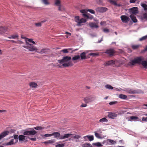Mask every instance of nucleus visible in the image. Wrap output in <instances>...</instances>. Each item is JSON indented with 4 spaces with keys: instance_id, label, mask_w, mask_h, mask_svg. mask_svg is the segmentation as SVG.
Returning a JSON list of instances; mask_svg holds the SVG:
<instances>
[{
    "instance_id": "1",
    "label": "nucleus",
    "mask_w": 147,
    "mask_h": 147,
    "mask_svg": "<svg viewBox=\"0 0 147 147\" xmlns=\"http://www.w3.org/2000/svg\"><path fill=\"white\" fill-rule=\"evenodd\" d=\"M71 59V57L66 56L63 57L61 59L58 60V62L60 64H62V66L64 67L71 66L73 65V64L70 61Z\"/></svg>"
},
{
    "instance_id": "2",
    "label": "nucleus",
    "mask_w": 147,
    "mask_h": 147,
    "mask_svg": "<svg viewBox=\"0 0 147 147\" xmlns=\"http://www.w3.org/2000/svg\"><path fill=\"white\" fill-rule=\"evenodd\" d=\"M26 45L23 46V47L27 49L30 51H35L36 52L37 49L33 45L27 42H26Z\"/></svg>"
},
{
    "instance_id": "3",
    "label": "nucleus",
    "mask_w": 147,
    "mask_h": 147,
    "mask_svg": "<svg viewBox=\"0 0 147 147\" xmlns=\"http://www.w3.org/2000/svg\"><path fill=\"white\" fill-rule=\"evenodd\" d=\"M144 59L143 58L141 57H138L134 59L129 62V65H135L136 63L140 64L141 63Z\"/></svg>"
},
{
    "instance_id": "4",
    "label": "nucleus",
    "mask_w": 147,
    "mask_h": 147,
    "mask_svg": "<svg viewBox=\"0 0 147 147\" xmlns=\"http://www.w3.org/2000/svg\"><path fill=\"white\" fill-rule=\"evenodd\" d=\"M125 91L129 94H139L142 92V90H140L130 88L126 89Z\"/></svg>"
},
{
    "instance_id": "5",
    "label": "nucleus",
    "mask_w": 147,
    "mask_h": 147,
    "mask_svg": "<svg viewBox=\"0 0 147 147\" xmlns=\"http://www.w3.org/2000/svg\"><path fill=\"white\" fill-rule=\"evenodd\" d=\"M75 20L76 22L77 23L78 26H80L82 25V23H85L86 22V20L84 18H82L80 19V17L79 16H76L75 17Z\"/></svg>"
},
{
    "instance_id": "6",
    "label": "nucleus",
    "mask_w": 147,
    "mask_h": 147,
    "mask_svg": "<svg viewBox=\"0 0 147 147\" xmlns=\"http://www.w3.org/2000/svg\"><path fill=\"white\" fill-rule=\"evenodd\" d=\"M94 97L89 96L85 97L84 98V101L86 103H88L94 101Z\"/></svg>"
},
{
    "instance_id": "7",
    "label": "nucleus",
    "mask_w": 147,
    "mask_h": 147,
    "mask_svg": "<svg viewBox=\"0 0 147 147\" xmlns=\"http://www.w3.org/2000/svg\"><path fill=\"white\" fill-rule=\"evenodd\" d=\"M49 49L48 48H44L40 50H39L37 49L36 52L38 53L42 54L44 53H46L49 52Z\"/></svg>"
},
{
    "instance_id": "8",
    "label": "nucleus",
    "mask_w": 147,
    "mask_h": 147,
    "mask_svg": "<svg viewBox=\"0 0 147 147\" xmlns=\"http://www.w3.org/2000/svg\"><path fill=\"white\" fill-rule=\"evenodd\" d=\"M121 20L123 23H127L129 20L128 17L125 15H122L120 17Z\"/></svg>"
},
{
    "instance_id": "9",
    "label": "nucleus",
    "mask_w": 147,
    "mask_h": 147,
    "mask_svg": "<svg viewBox=\"0 0 147 147\" xmlns=\"http://www.w3.org/2000/svg\"><path fill=\"white\" fill-rule=\"evenodd\" d=\"M95 9L97 12L103 13L107 10L108 9L105 7H98L96 8Z\"/></svg>"
},
{
    "instance_id": "10",
    "label": "nucleus",
    "mask_w": 147,
    "mask_h": 147,
    "mask_svg": "<svg viewBox=\"0 0 147 147\" xmlns=\"http://www.w3.org/2000/svg\"><path fill=\"white\" fill-rule=\"evenodd\" d=\"M9 133V131L6 130L1 132L0 134V140L8 135Z\"/></svg>"
},
{
    "instance_id": "11",
    "label": "nucleus",
    "mask_w": 147,
    "mask_h": 147,
    "mask_svg": "<svg viewBox=\"0 0 147 147\" xmlns=\"http://www.w3.org/2000/svg\"><path fill=\"white\" fill-rule=\"evenodd\" d=\"M105 53L108 54L110 56H112L115 53V52L113 49H109L105 51Z\"/></svg>"
},
{
    "instance_id": "12",
    "label": "nucleus",
    "mask_w": 147,
    "mask_h": 147,
    "mask_svg": "<svg viewBox=\"0 0 147 147\" xmlns=\"http://www.w3.org/2000/svg\"><path fill=\"white\" fill-rule=\"evenodd\" d=\"M130 12L134 14H136L138 13V8L134 7L131 8L130 9Z\"/></svg>"
},
{
    "instance_id": "13",
    "label": "nucleus",
    "mask_w": 147,
    "mask_h": 147,
    "mask_svg": "<svg viewBox=\"0 0 147 147\" xmlns=\"http://www.w3.org/2000/svg\"><path fill=\"white\" fill-rule=\"evenodd\" d=\"M52 136H54V138L57 139H60V138L61 136L60 133L59 132H54L52 133Z\"/></svg>"
},
{
    "instance_id": "14",
    "label": "nucleus",
    "mask_w": 147,
    "mask_h": 147,
    "mask_svg": "<svg viewBox=\"0 0 147 147\" xmlns=\"http://www.w3.org/2000/svg\"><path fill=\"white\" fill-rule=\"evenodd\" d=\"M8 30L6 27H0V34H1L6 32Z\"/></svg>"
},
{
    "instance_id": "15",
    "label": "nucleus",
    "mask_w": 147,
    "mask_h": 147,
    "mask_svg": "<svg viewBox=\"0 0 147 147\" xmlns=\"http://www.w3.org/2000/svg\"><path fill=\"white\" fill-rule=\"evenodd\" d=\"M29 129L32 130H29V136H33L37 133L36 131L34 130L33 128H30Z\"/></svg>"
},
{
    "instance_id": "16",
    "label": "nucleus",
    "mask_w": 147,
    "mask_h": 147,
    "mask_svg": "<svg viewBox=\"0 0 147 147\" xmlns=\"http://www.w3.org/2000/svg\"><path fill=\"white\" fill-rule=\"evenodd\" d=\"M72 135L71 134H64L63 135H61L60 138V140L64 139L65 138H68L71 136Z\"/></svg>"
},
{
    "instance_id": "17",
    "label": "nucleus",
    "mask_w": 147,
    "mask_h": 147,
    "mask_svg": "<svg viewBox=\"0 0 147 147\" xmlns=\"http://www.w3.org/2000/svg\"><path fill=\"white\" fill-rule=\"evenodd\" d=\"M117 115L115 113H109L108 115V117L110 118L114 119L115 117H117Z\"/></svg>"
},
{
    "instance_id": "18",
    "label": "nucleus",
    "mask_w": 147,
    "mask_h": 147,
    "mask_svg": "<svg viewBox=\"0 0 147 147\" xmlns=\"http://www.w3.org/2000/svg\"><path fill=\"white\" fill-rule=\"evenodd\" d=\"M29 85L30 87L32 88H36L38 86L37 84L34 82H30Z\"/></svg>"
},
{
    "instance_id": "19",
    "label": "nucleus",
    "mask_w": 147,
    "mask_h": 147,
    "mask_svg": "<svg viewBox=\"0 0 147 147\" xmlns=\"http://www.w3.org/2000/svg\"><path fill=\"white\" fill-rule=\"evenodd\" d=\"M114 64V61L111 60L108 61L104 63V65L105 66H108Z\"/></svg>"
},
{
    "instance_id": "20",
    "label": "nucleus",
    "mask_w": 147,
    "mask_h": 147,
    "mask_svg": "<svg viewBox=\"0 0 147 147\" xmlns=\"http://www.w3.org/2000/svg\"><path fill=\"white\" fill-rule=\"evenodd\" d=\"M81 136H80L79 135H76L74 136H73L71 138V140H73L74 139H76V140L75 141L76 142H78L79 141L78 140L79 139V138H80Z\"/></svg>"
},
{
    "instance_id": "21",
    "label": "nucleus",
    "mask_w": 147,
    "mask_h": 147,
    "mask_svg": "<svg viewBox=\"0 0 147 147\" xmlns=\"http://www.w3.org/2000/svg\"><path fill=\"white\" fill-rule=\"evenodd\" d=\"M89 25L92 28H97L98 27V26L97 24L93 22L90 23Z\"/></svg>"
},
{
    "instance_id": "22",
    "label": "nucleus",
    "mask_w": 147,
    "mask_h": 147,
    "mask_svg": "<svg viewBox=\"0 0 147 147\" xmlns=\"http://www.w3.org/2000/svg\"><path fill=\"white\" fill-rule=\"evenodd\" d=\"M121 64V61L119 60H116L114 61V64L115 65V66L117 67L120 66Z\"/></svg>"
},
{
    "instance_id": "23",
    "label": "nucleus",
    "mask_w": 147,
    "mask_h": 147,
    "mask_svg": "<svg viewBox=\"0 0 147 147\" xmlns=\"http://www.w3.org/2000/svg\"><path fill=\"white\" fill-rule=\"evenodd\" d=\"M107 143L109 144H116V142L115 141L111 139H107Z\"/></svg>"
},
{
    "instance_id": "24",
    "label": "nucleus",
    "mask_w": 147,
    "mask_h": 147,
    "mask_svg": "<svg viewBox=\"0 0 147 147\" xmlns=\"http://www.w3.org/2000/svg\"><path fill=\"white\" fill-rule=\"evenodd\" d=\"M130 17L134 22L136 23L137 22V20L136 18V16L134 15H131L130 16Z\"/></svg>"
},
{
    "instance_id": "25",
    "label": "nucleus",
    "mask_w": 147,
    "mask_h": 147,
    "mask_svg": "<svg viewBox=\"0 0 147 147\" xmlns=\"http://www.w3.org/2000/svg\"><path fill=\"white\" fill-rule=\"evenodd\" d=\"M86 53L85 52L81 53L80 56V57H81V59H86Z\"/></svg>"
},
{
    "instance_id": "26",
    "label": "nucleus",
    "mask_w": 147,
    "mask_h": 147,
    "mask_svg": "<svg viewBox=\"0 0 147 147\" xmlns=\"http://www.w3.org/2000/svg\"><path fill=\"white\" fill-rule=\"evenodd\" d=\"M26 42L29 43V42H31L33 44H36V43L34 41H33V39L32 38L29 39L28 38H26Z\"/></svg>"
},
{
    "instance_id": "27",
    "label": "nucleus",
    "mask_w": 147,
    "mask_h": 147,
    "mask_svg": "<svg viewBox=\"0 0 147 147\" xmlns=\"http://www.w3.org/2000/svg\"><path fill=\"white\" fill-rule=\"evenodd\" d=\"M19 36L17 34H13L8 37V38L9 39H18Z\"/></svg>"
},
{
    "instance_id": "28",
    "label": "nucleus",
    "mask_w": 147,
    "mask_h": 147,
    "mask_svg": "<svg viewBox=\"0 0 147 147\" xmlns=\"http://www.w3.org/2000/svg\"><path fill=\"white\" fill-rule=\"evenodd\" d=\"M26 136L24 135H20L18 136L19 140L20 141H23L25 140Z\"/></svg>"
},
{
    "instance_id": "29",
    "label": "nucleus",
    "mask_w": 147,
    "mask_h": 147,
    "mask_svg": "<svg viewBox=\"0 0 147 147\" xmlns=\"http://www.w3.org/2000/svg\"><path fill=\"white\" fill-rule=\"evenodd\" d=\"M108 121V120L106 118L104 117L100 119L99 122L102 123L105 122H107Z\"/></svg>"
},
{
    "instance_id": "30",
    "label": "nucleus",
    "mask_w": 147,
    "mask_h": 147,
    "mask_svg": "<svg viewBox=\"0 0 147 147\" xmlns=\"http://www.w3.org/2000/svg\"><path fill=\"white\" fill-rule=\"evenodd\" d=\"M140 64H141L144 67H147V61H142Z\"/></svg>"
},
{
    "instance_id": "31",
    "label": "nucleus",
    "mask_w": 147,
    "mask_h": 147,
    "mask_svg": "<svg viewBox=\"0 0 147 147\" xmlns=\"http://www.w3.org/2000/svg\"><path fill=\"white\" fill-rule=\"evenodd\" d=\"M13 141H14L13 139H11L9 142L7 143L6 145H12L15 144V143H14V142Z\"/></svg>"
},
{
    "instance_id": "32",
    "label": "nucleus",
    "mask_w": 147,
    "mask_h": 147,
    "mask_svg": "<svg viewBox=\"0 0 147 147\" xmlns=\"http://www.w3.org/2000/svg\"><path fill=\"white\" fill-rule=\"evenodd\" d=\"M92 145L98 147H101L102 146V144L99 142H98L96 143H93L92 144Z\"/></svg>"
},
{
    "instance_id": "33",
    "label": "nucleus",
    "mask_w": 147,
    "mask_h": 147,
    "mask_svg": "<svg viewBox=\"0 0 147 147\" xmlns=\"http://www.w3.org/2000/svg\"><path fill=\"white\" fill-rule=\"evenodd\" d=\"M55 5L58 6L61 5V1L59 0H56L55 1Z\"/></svg>"
},
{
    "instance_id": "34",
    "label": "nucleus",
    "mask_w": 147,
    "mask_h": 147,
    "mask_svg": "<svg viewBox=\"0 0 147 147\" xmlns=\"http://www.w3.org/2000/svg\"><path fill=\"white\" fill-rule=\"evenodd\" d=\"M58 10L60 11H65V9L61 5L60 6H58Z\"/></svg>"
},
{
    "instance_id": "35",
    "label": "nucleus",
    "mask_w": 147,
    "mask_h": 147,
    "mask_svg": "<svg viewBox=\"0 0 147 147\" xmlns=\"http://www.w3.org/2000/svg\"><path fill=\"white\" fill-rule=\"evenodd\" d=\"M80 58V56L79 55H75L73 57L72 60L73 61L77 60Z\"/></svg>"
},
{
    "instance_id": "36",
    "label": "nucleus",
    "mask_w": 147,
    "mask_h": 147,
    "mask_svg": "<svg viewBox=\"0 0 147 147\" xmlns=\"http://www.w3.org/2000/svg\"><path fill=\"white\" fill-rule=\"evenodd\" d=\"M29 129L25 130L24 131L23 134L24 135L29 136Z\"/></svg>"
},
{
    "instance_id": "37",
    "label": "nucleus",
    "mask_w": 147,
    "mask_h": 147,
    "mask_svg": "<svg viewBox=\"0 0 147 147\" xmlns=\"http://www.w3.org/2000/svg\"><path fill=\"white\" fill-rule=\"evenodd\" d=\"M82 147H92L90 144L86 143L82 145Z\"/></svg>"
},
{
    "instance_id": "38",
    "label": "nucleus",
    "mask_w": 147,
    "mask_h": 147,
    "mask_svg": "<svg viewBox=\"0 0 147 147\" xmlns=\"http://www.w3.org/2000/svg\"><path fill=\"white\" fill-rule=\"evenodd\" d=\"M119 97L121 99H125L127 98V96L125 95L121 94L119 95Z\"/></svg>"
},
{
    "instance_id": "39",
    "label": "nucleus",
    "mask_w": 147,
    "mask_h": 147,
    "mask_svg": "<svg viewBox=\"0 0 147 147\" xmlns=\"http://www.w3.org/2000/svg\"><path fill=\"white\" fill-rule=\"evenodd\" d=\"M109 1L110 3L114 5H117L116 1L113 0H109Z\"/></svg>"
},
{
    "instance_id": "40",
    "label": "nucleus",
    "mask_w": 147,
    "mask_h": 147,
    "mask_svg": "<svg viewBox=\"0 0 147 147\" xmlns=\"http://www.w3.org/2000/svg\"><path fill=\"white\" fill-rule=\"evenodd\" d=\"M130 118L131 120H136L138 119V117H137L132 116L130 117Z\"/></svg>"
},
{
    "instance_id": "41",
    "label": "nucleus",
    "mask_w": 147,
    "mask_h": 147,
    "mask_svg": "<svg viewBox=\"0 0 147 147\" xmlns=\"http://www.w3.org/2000/svg\"><path fill=\"white\" fill-rule=\"evenodd\" d=\"M86 137H88V138L90 141H92L94 140V136H86Z\"/></svg>"
},
{
    "instance_id": "42",
    "label": "nucleus",
    "mask_w": 147,
    "mask_h": 147,
    "mask_svg": "<svg viewBox=\"0 0 147 147\" xmlns=\"http://www.w3.org/2000/svg\"><path fill=\"white\" fill-rule=\"evenodd\" d=\"M105 87L107 89H113V87L111 86V85L107 84L105 86Z\"/></svg>"
},
{
    "instance_id": "43",
    "label": "nucleus",
    "mask_w": 147,
    "mask_h": 147,
    "mask_svg": "<svg viewBox=\"0 0 147 147\" xmlns=\"http://www.w3.org/2000/svg\"><path fill=\"white\" fill-rule=\"evenodd\" d=\"M34 129H35L37 130H41L43 129V127H42L40 126H37L36 127H35L33 128Z\"/></svg>"
},
{
    "instance_id": "44",
    "label": "nucleus",
    "mask_w": 147,
    "mask_h": 147,
    "mask_svg": "<svg viewBox=\"0 0 147 147\" xmlns=\"http://www.w3.org/2000/svg\"><path fill=\"white\" fill-rule=\"evenodd\" d=\"M95 134V136L98 138H101V137L100 135L98 133H97L96 132H94Z\"/></svg>"
},
{
    "instance_id": "45",
    "label": "nucleus",
    "mask_w": 147,
    "mask_h": 147,
    "mask_svg": "<svg viewBox=\"0 0 147 147\" xmlns=\"http://www.w3.org/2000/svg\"><path fill=\"white\" fill-rule=\"evenodd\" d=\"M14 139L15 140L16 142L15 143H16L18 142V135H14Z\"/></svg>"
},
{
    "instance_id": "46",
    "label": "nucleus",
    "mask_w": 147,
    "mask_h": 147,
    "mask_svg": "<svg viewBox=\"0 0 147 147\" xmlns=\"http://www.w3.org/2000/svg\"><path fill=\"white\" fill-rule=\"evenodd\" d=\"M86 11H88L90 13L92 14H95V11L93 9H87Z\"/></svg>"
},
{
    "instance_id": "47",
    "label": "nucleus",
    "mask_w": 147,
    "mask_h": 147,
    "mask_svg": "<svg viewBox=\"0 0 147 147\" xmlns=\"http://www.w3.org/2000/svg\"><path fill=\"white\" fill-rule=\"evenodd\" d=\"M42 24L41 22L38 23H36L35 24V26L37 27H41L42 26Z\"/></svg>"
},
{
    "instance_id": "48",
    "label": "nucleus",
    "mask_w": 147,
    "mask_h": 147,
    "mask_svg": "<svg viewBox=\"0 0 147 147\" xmlns=\"http://www.w3.org/2000/svg\"><path fill=\"white\" fill-rule=\"evenodd\" d=\"M139 46V45H133L132 46V48L134 49H138Z\"/></svg>"
},
{
    "instance_id": "49",
    "label": "nucleus",
    "mask_w": 147,
    "mask_h": 147,
    "mask_svg": "<svg viewBox=\"0 0 147 147\" xmlns=\"http://www.w3.org/2000/svg\"><path fill=\"white\" fill-rule=\"evenodd\" d=\"M147 39V35H146L143 36L140 39V41H142L144 40H146Z\"/></svg>"
},
{
    "instance_id": "50",
    "label": "nucleus",
    "mask_w": 147,
    "mask_h": 147,
    "mask_svg": "<svg viewBox=\"0 0 147 147\" xmlns=\"http://www.w3.org/2000/svg\"><path fill=\"white\" fill-rule=\"evenodd\" d=\"M42 2L45 5H48L49 4L47 0H42Z\"/></svg>"
},
{
    "instance_id": "51",
    "label": "nucleus",
    "mask_w": 147,
    "mask_h": 147,
    "mask_svg": "<svg viewBox=\"0 0 147 147\" xmlns=\"http://www.w3.org/2000/svg\"><path fill=\"white\" fill-rule=\"evenodd\" d=\"M41 136H45V137H49L51 136H52V134H46L44 135H40Z\"/></svg>"
},
{
    "instance_id": "52",
    "label": "nucleus",
    "mask_w": 147,
    "mask_h": 147,
    "mask_svg": "<svg viewBox=\"0 0 147 147\" xmlns=\"http://www.w3.org/2000/svg\"><path fill=\"white\" fill-rule=\"evenodd\" d=\"M28 137V138H29V139L30 140L33 141H35L36 140V138L35 137L32 138H30L29 137Z\"/></svg>"
},
{
    "instance_id": "53",
    "label": "nucleus",
    "mask_w": 147,
    "mask_h": 147,
    "mask_svg": "<svg viewBox=\"0 0 147 147\" xmlns=\"http://www.w3.org/2000/svg\"><path fill=\"white\" fill-rule=\"evenodd\" d=\"M64 146V144H59L56 145V147H63Z\"/></svg>"
},
{
    "instance_id": "54",
    "label": "nucleus",
    "mask_w": 147,
    "mask_h": 147,
    "mask_svg": "<svg viewBox=\"0 0 147 147\" xmlns=\"http://www.w3.org/2000/svg\"><path fill=\"white\" fill-rule=\"evenodd\" d=\"M117 103H118V102L117 101H112V102H110L109 103V104L110 105H114L115 104H116Z\"/></svg>"
},
{
    "instance_id": "55",
    "label": "nucleus",
    "mask_w": 147,
    "mask_h": 147,
    "mask_svg": "<svg viewBox=\"0 0 147 147\" xmlns=\"http://www.w3.org/2000/svg\"><path fill=\"white\" fill-rule=\"evenodd\" d=\"M143 18L144 19L147 20V12L146 13H145L143 14Z\"/></svg>"
},
{
    "instance_id": "56",
    "label": "nucleus",
    "mask_w": 147,
    "mask_h": 147,
    "mask_svg": "<svg viewBox=\"0 0 147 147\" xmlns=\"http://www.w3.org/2000/svg\"><path fill=\"white\" fill-rule=\"evenodd\" d=\"M90 55H92L93 56H97L98 55V53H90Z\"/></svg>"
},
{
    "instance_id": "57",
    "label": "nucleus",
    "mask_w": 147,
    "mask_h": 147,
    "mask_svg": "<svg viewBox=\"0 0 147 147\" xmlns=\"http://www.w3.org/2000/svg\"><path fill=\"white\" fill-rule=\"evenodd\" d=\"M61 51H62L64 53H68V51L67 50V49H65L61 50Z\"/></svg>"
},
{
    "instance_id": "58",
    "label": "nucleus",
    "mask_w": 147,
    "mask_h": 147,
    "mask_svg": "<svg viewBox=\"0 0 147 147\" xmlns=\"http://www.w3.org/2000/svg\"><path fill=\"white\" fill-rule=\"evenodd\" d=\"M48 143L49 144H52L54 142V141L53 140H48Z\"/></svg>"
},
{
    "instance_id": "59",
    "label": "nucleus",
    "mask_w": 147,
    "mask_h": 147,
    "mask_svg": "<svg viewBox=\"0 0 147 147\" xmlns=\"http://www.w3.org/2000/svg\"><path fill=\"white\" fill-rule=\"evenodd\" d=\"M83 16L85 17H86L87 18H89V16H88L86 14L84 13L82 14Z\"/></svg>"
},
{
    "instance_id": "60",
    "label": "nucleus",
    "mask_w": 147,
    "mask_h": 147,
    "mask_svg": "<svg viewBox=\"0 0 147 147\" xmlns=\"http://www.w3.org/2000/svg\"><path fill=\"white\" fill-rule=\"evenodd\" d=\"M103 31L105 32H109V30L108 29L105 28L103 30Z\"/></svg>"
},
{
    "instance_id": "61",
    "label": "nucleus",
    "mask_w": 147,
    "mask_h": 147,
    "mask_svg": "<svg viewBox=\"0 0 147 147\" xmlns=\"http://www.w3.org/2000/svg\"><path fill=\"white\" fill-rule=\"evenodd\" d=\"M142 121H147V117H143L142 118Z\"/></svg>"
},
{
    "instance_id": "62",
    "label": "nucleus",
    "mask_w": 147,
    "mask_h": 147,
    "mask_svg": "<svg viewBox=\"0 0 147 147\" xmlns=\"http://www.w3.org/2000/svg\"><path fill=\"white\" fill-rule=\"evenodd\" d=\"M80 11V12L81 13H82V14L86 13V10L85 9L81 10Z\"/></svg>"
},
{
    "instance_id": "63",
    "label": "nucleus",
    "mask_w": 147,
    "mask_h": 147,
    "mask_svg": "<svg viewBox=\"0 0 147 147\" xmlns=\"http://www.w3.org/2000/svg\"><path fill=\"white\" fill-rule=\"evenodd\" d=\"M136 1H137V0H130L129 2L130 3H135Z\"/></svg>"
},
{
    "instance_id": "64",
    "label": "nucleus",
    "mask_w": 147,
    "mask_h": 147,
    "mask_svg": "<svg viewBox=\"0 0 147 147\" xmlns=\"http://www.w3.org/2000/svg\"><path fill=\"white\" fill-rule=\"evenodd\" d=\"M87 105L86 104H82L81 105V107H85L87 106Z\"/></svg>"
}]
</instances>
